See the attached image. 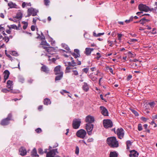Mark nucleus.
Instances as JSON below:
<instances>
[{"label": "nucleus", "mask_w": 157, "mask_h": 157, "mask_svg": "<svg viewBox=\"0 0 157 157\" xmlns=\"http://www.w3.org/2000/svg\"><path fill=\"white\" fill-rule=\"evenodd\" d=\"M106 141L108 144L111 147H117L119 146L118 142L115 136L108 138Z\"/></svg>", "instance_id": "1"}, {"label": "nucleus", "mask_w": 157, "mask_h": 157, "mask_svg": "<svg viewBox=\"0 0 157 157\" xmlns=\"http://www.w3.org/2000/svg\"><path fill=\"white\" fill-rule=\"evenodd\" d=\"M81 121L80 119H75L72 122V127L73 128L77 129L80 126Z\"/></svg>", "instance_id": "2"}, {"label": "nucleus", "mask_w": 157, "mask_h": 157, "mask_svg": "<svg viewBox=\"0 0 157 157\" xmlns=\"http://www.w3.org/2000/svg\"><path fill=\"white\" fill-rule=\"evenodd\" d=\"M138 9L142 12H147L151 11V9L148 6L142 4H140L139 5Z\"/></svg>", "instance_id": "3"}, {"label": "nucleus", "mask_w": 157, "mask_h": 157, "mask_svg": "<svg viewBox=\"0 0 157 157\" xmlns=\"http://www.w3.org/2000/svg\"><path fill=\"white\" fill-rule=\"evenodd\" d=\"M103 124L104 127L105 128H111L113 126L112 121L110 119H105L103 121Z\"/></svg>", "instance_id": "4"}, {"label": "nucleus", "mask_w": 157, "mask_h": 157, "mask_svg": "<svg viewBox=\"0 0 157 157\" xmlns=\"http://www.w3.org/2000/svg\"><path fill=\"white\" fill-rule=\"evenodd\" d=\"M86 134V132L83 129H81L78 130L76 133L77 136L82 139H84Z\"/></svg>", "instance_id": "5"}, {"label": "nucleus", "mask_w": 157, "mask_h": 157, "mask_svg": "<svg viewBox=\"0 0 157 157\" xmlns=\"http://www.w3.org/2000/svg\"><path fill=\"white\" fill-rule=\"evenodd\" d=\"M116 134L117 135L118 138L120 139H122L124 136V131L123 129L121 128H117Z\"/></svg>", "instance_id": "6"}, {"label": "nucleus", "mask_w": 157, "mask_h": 157, "mask_svg": "<svg viewBox=\"0 0 157 157\" xmlns=\"http://www.w3.org/2000/svg\"><path fill=\"white\" fill-rule=\"evenodd\" d=\"M86 128L88 134L89 135H91L92 134V131L93 128V124H86Z\"/></svg>", "instance_id": "7"}, {"label": "nucleus", "mask_w": 157, "mask_h": 157, "mask_svg": "<svg viewBox=\"0 0 157 157\" xmlns=\"http://www.w3.org/2000/svg\"><path fill=\"white\" fill-rule=\"evenodd\" d=\"M94 121V117L90 115H88L85 118V121L88 123V124H90L93 123Z\"/></svg>", "instance_id": "8"}, {"label": "nucleus", "mask_w": 157, "mask_h": 157, "mask_svg": "<svg viewBox=\"0 0 157 157\" xmlns=\"http://www.w3.org/2000/svg\"><path fill=\"white\" fill-rule=\"evenodd\" d=\"M42 48L45 49V51L49 53V54H52L53 53L52 52L54 51V47H45L44 46H42Z\"/></svg>", "instance_id": "9"}, {"label": "nucleus", "mask_w": 157, "mask_h": 157, "mask_svg": "<svg viewBox=\"0 0 157 157\" xmlns=\"http://www.w3.org/2000/svg\"><path fill=\"white\" fill-rule=\"evenodd\" d=\"M19 154L22 156L26 155L27 151L26 149L23 147H21L19 150Z\"/></svg>", "instance_id": "10"}, {"label": "nucleus", "mask_w": 157, "mask_h": 157, "mask_svg": "<svg viewBox=\"0 0 157 157\" xmlns=\"http://www.w3.org/2000/svg\"><path fill=\"white\" fill-rule=\"evenodd\" d=\"M60 69L61 66L60 65L57 66L55 68L54 71L56 75H58L59 74H61L62 73H63V72Z\"/></svg>", "instance_id": "11"}, {"label": "nucleus", "mask_w": 157, "mask_h": 157, "mask_svg": "<svg viewBox=\"0 0 157 157\" xmlns=\"http://www.w3.org/2000/svg\"><path fill=\"white\" fill-rule=\"evenodd\" d=\"M100 109L101 110V113L105 116H108V112L107 109L104 106H100Z\"/></svg>", "instance_id": "12"}, {"label": "nucleus", "mask_w": 157, "mask_h": 157, "mask_svg": "<svg viewBox=\"0 0 157 157\" xmlns=\"http://www.w3.org/2000/svg\"><path fill=\"white\" fill-rule=\"evenodd\" d=\"M28 11H29L30 13H31L32 14V15L33 16H36L37 13L38 12V10L33 8H30L28 9Z\"/></svg>", "instance_id": "13"}, {"label": "nucleus", "mask_w": 157, "mask_h": 157, "mask_svg": "<svg viewBox=\"0 0 157 157\" xmlns=\"http://www.w3.org/2000/svg\"><path fill=\"white\" fill-rule=\"evenodd\" d=\"M130 154L129 155L130 157H138V153L135 150H133L130 151Z\"/></svg>", "instance_id": "14"}, {"label": "nucleus", "mask_w": 157, "mask_h": 157, "mask_svg": "<svg viewBox=\"0 0 157 157\" xmlns=\"http://www.w3.org/2000/svg\"><path fill=\"white\" fill-rule=\"evenodd\" d=\"M94 50V48H85L84 53L86 56H89L90 55L91 52Z\"/></svg>", "instance_id": "15"}, {"label": "nucleus", "mask_w": 157, "mask_h": 157, "mask_svg": "<svg viewBox=\"0 0 157 157\" xmlns=\"http://www.w3.org/2000/svg\"><path fill=\"white\" fill-rule=\"evenodd\" d=\"M9 123V121L5 118L2 120L0 122V124L2 126H6L8 125Z\"/></svg>", "instance_id": "16"}, {"label": "nucleus", "mask_w": 157, "mask_h": 157, "mask_svg": "<svg viewBox=\"0 0 157 157\" xmlns=\"http://www.w3.org/2000/svg\"><path fill=\"white\" fill-rule=\"evenodd\" d=\"M41 64L43 65L41 68V71L45 72L46 73H48L49 70L48 67L42 64Z\"/></svg>", "instance_id": "17"}, {"label": "nucleus", "mask_w": 157, "mask_h": 157, "mask_svg": "<svg viewBox=\"0 0 157 157\" xmlns=\"http://www.w3.org/2000/svg\"><path fill=\"white\" fill-rule=\"evenodd\" d=\"M3 74H4V82H5L6 80L8 78L10 73L8 70H6L4 71Z\"/></svg>", "instance_id": "18"}, {"label": "nucleus", "mask_w": 157, "mask_h": 157, "mask_svg": "<svg viewBox=\"0 0 157 157\" xmlns=\"http://www.w3.org/2000/svg\"><path fill=\"white\" fill-rule=\"evenodd\" d=\"M13 81L10 80L7 81V87L10 90H12L13 88Z\"/></svg>", "instance_id": "19"}, {"label": "nucleus", "mask_w": 157, "mask_h": 157, "mask_svg": "<svg viewBox=\"0 0 157 157\" xmlns=\"http://www.w3.org/2000/svg\"><path fill=\"white\" fill-rule=\"evenodd\" d=\"M96 76V74L92 73L90 75V78L93 81H97L98 78Z\"/></svg>", "instance_id": "20"}, {"label": "nucleus", "mask_w": 157, "mask_h": 157, "mask_svg": "<svg viewBox=\"0 0 157 157\" xmlns=\"http://www.w3.org/2000/svg\"><path fill=\"white\" fill-rule=\"evenodd\" d=\"M59 75H57L55 77V80L56 81L61 80L63 77V73H62L61 74H58Z\"/></svg>", "instance_id": "21"}, {"label": "nucleus", "mask_w": 157, "mask_h": 157, "mask_svg": "<svg viewBox=\"0 0 157 157\" xmlns=\"http://www.w3.org/2000/svg\"><path fill=\"white\" fill-rule=\"evenodd\" d=\"M51 101L50 99L48 98H46L44 99V104L45 105H48L50 104Z\"/></svg>", "instance_id": "22"}, {"label": "nucleus", "mask_w": 157, "mask_h": 157, "mask_svg": "<svg viewBox=\"0 0 157 157\" xmlns=\"http://www.w3.org/2000/svg\"><path fill=\"white\" fill-rule=\"evenodd\" d=\"M8 6L11 8H16L17 5L14 3L11 2L8 4Z\"/></svg>", "instance_id": "23"}, {"label": "nucleus", "mask_w": 157, "mask_h": 157, "mask_svg": "<svg viewBox=\"0 0 157 157\" xmlns=\"http://www.w3.org/2000/svg\"><path fill=\"white\" fill-rule=\"evenodd\" d=\"M32 155L34 157L36 156L39 157V155L37 154V151L35 148H34L31 152Z\"/></svg>", "instance_id": "24"}, {"label": "nucleus", "mask_w": 157, "mask_h": 157, "mask_svg": "<svg viewBox=\"0 0 157 157\" xmlns=\"http://www.w3.org/2000/svg\"><path fill=\"white\" fill-rule=\"evenodd\" d=\"M118 154L115 151H111L109 154V157H117Z\"/></svg>", "instance_id": "25"}, {"label": "nucleus", "mask_w": 157, "mask_h": 157, "mask_svg": "<svg viewBox=\"0 0 157 157\" xmlns=\"http://www.w3.org/2000/svg\"><path fill=\"white\" fill-rule=\"evenodd\" d=\"M83 89L86 91H87L89 89V86L87 83L86 82L84 83V85L82 86Z\"/></svg>", "instance_id": "26"}, {"label": "nucleus", "mask_w": 157, "mask_h": 157, "mask_svg": "<svg viewBox=\"0 0 157 157\" xmlns=\"http://www.w3.org/2000/svg\"><path fill=\"white\" fill-rule=\"evenodd\" d=\"M40 45H45L47 46H49L50 45L49 44L47 43L45 40H44L41 41V42L40 43Z\"/></svg>", "instance_id": "27"}, {"label": "nucleus", "mask_w": 157, "mask_h": 157, "mask_svg": "<svg viewBox=\"0 0 157 157\" xmlns=\"http://www.w3.org/2000/svg\"><path fill=\"white\" fill-rule=\"evenodd\" d=\"M10 29H16V30H19V28L15 25H11V26H8Z\"/></svg>", "instance_id": "28"}, {"label": "nucleus", "mask_w": 157, "mask_h": 157, "mask_svg": "<svg viewBox=\"0 0 157 157\" xmlns=\"http://www.w3.org/2000/svg\"><path fill=\"white\" fill-rule=\"evenodd\" d=\"M31 6V4L30 2L29 3H26L25 2H23L22 5V6L23 8H25V6Z\"/></svg>", "instance_id": "29"}, {"label": "nucleus", "mask_w": 157, "mask_h": 157, "mask_svg": "<svg viewBox=\"0 0 157 157\" xmlns=\"http://www.w3.org/2000/svg\"><path fill=\"white\" fill-rule=\"evenodd\" d=\"M104 34V33H99L98 34H96V33L95 32H94L93 33V35L94 36L98 37L100 36L101 35H103Z\"/></svg>", "instance_id": "30"}, {"label": "nucleus", "mask_w": 157, "mask_h": 157, "mask_svg": "<svg viewBox=\"0 0 157 157\" xmlns=\"http://www.w3.org/2000/svg\"><path fill=\"white\" fill-rule=\"evenodd\" d=\"M127 149H129V147L132 145V143L130 140H128L126 142Z\"/></svg>", "instance_id": "31"}, {"label": "nucleus", "mask_w": 157, "mask_h": 157, "mask_svg": "<svg viewBox=\"0 0 157 157\" xmlns=\"http://www.w3.org/2000/svg\"><path fill=\"white\" fill-rule=\"evenodd\" d=\"M72 55L74 58H76L78 57H80V54H77L73 52L71 53Z\"/></svg>", "instance_id": "32"}, {"label": "nucleus", "mask_w": 157, "mask_h": 157, "mask_svg": "<svg viewBox=\"0 0 157 157\" xmlns=\"http://www.w3.org/2000/svg\"><path fill=\"white\" fill-rule=\"evenodd\" d=\"M22 23L24 24V25L23 26V28L25 30L27 28L28 26V23L25 21H23Z\"/></svg>", "instance_id": "33"}, {"label": "nucleus", "mask_w": 157, "mask_h": 157, "mask_svg": "<svg viewBox=\"0 0 157 157\" xmlns=\"http://www.w3.org/2000/svg\"><path fill=\"white\" fill-rule=\"evenodd\" d=\"M131 111L136 116H138L139 115V114L138 112L136 111L135 110L133 109H130Z\"/></svg>", "instance_id": "34"}, {"label": "nucleus", "mask_w": 157, "mask_h": 157, "mask_svg": "<svg viewBox=\"0 0 157 157\" xmlns=\"http://www.w3.org/2000/svg\"><path fill=\"white\" fill-rule=\"evenodd\" d=\"M22 17V15L21 13H17L16 17V18L17 19H20Z\"/></svg>", "instance_id": "35"}, {"label": "nucleus", "mask_w": 157, "mask_h": 157, "mask_svg": "<svg viewBox=\"0 0 157 157\" xmlns=\"http://www.w3.org/2000/svg\"><path fill=\"white\" fill-rule=\"evenodd\" d=\"M148 104L150 106L151 108H153L154 107L155 105V103L154 101L150 102Z\"/></svg>", "instance_id": "36"}, {"label": "nucleus", "mask_w": 157, "mask_h": 157, "mask_svg": "<svg viewBox=\"0 0 157 157\" xmlns=\"http://www.w3.org/2000/svg\"><path fill=\"white\" fill-rule=\"evenodd\" d=\"M12 115L11 113L8 114L7 117L6 118L9 121L12 120Z\"/></svg>", "instance_id": "37"}, {"label": "nucleus", "mask_w": 157, "mask_h": 157, "mask_svg": "<svg viewBox=\"0 0 157 157\" xmlns=\"http://www.w3.org/2000/svg\"><path fill=\"white\" fill-rule=\"evenodd\" d=\"M10 54L11 55L15 56H17L18 55V54L17 52L16 51H12Z\"/></svg>", "instance_id": "38"}, {"label": "nucleus", "mask_w": 157, "mask_h": 157, "mask_svg": "<svg viewBox=\"0 0 157 157\" xmlns=\"http://www.w3.org/2000/svg\"><path fill=\"white\" fill-rule=\"evenodd\" d=\"M72 72H73L72 75L77 76L78 75V71L76 70H72Z\"/></svg>", "instance_id": "39"}, {"label": "nucleus", "mask_w": 157, "mask_h": 157, "mask_svg": "<svg viewBox=\"0 0 157 157\" xmlns=\"http://www.w3.org/2000/svg\"><path fill=\"white\" fill-rule=\"evenodd\" d=\"M79 153V148L78 146H76V147L75 153L77 155H78Z\"/></svg>", "instance_id": "40"}, {"label": "nucleus", "mask_w": 157, "mask_h": 157, "mask_svg": "<svg viewBox=\"0 0 157 157\" xmlns=\"http://www.w3.org/2000/svg\"><path fill=\"white\" fill-rule=\"evenodd\" d=\"M138 129L139 131H141L142 130V128L141 124L140 123L138 124Z\"/></svg>", "instance_id": "41"}, {"label": "nucleus", "mask_w": 157, "mask_h": 157, "mask_svg": "<svg viewBox=\"0 0 157 157\" xmlns=\"http://www.w3.org/2000/svg\"><path fill=\"white\" fill-rule=\"evenodd\" d=\"M63 47L65 49H66L68 51H69L70 50L69 47L67 45H63Z\"/></svg>", "instance_id": "42"}, {"label": "nucleus", "mask_w": 157, "mask_h": 157, "mask_svg": "<svg viewBox=\"0 0 157 157\" xmlns=\"http://www.w3.org/2000/svg\"><path fill=\"white\" fill-rule=\"evenodd\" d=\"M71 69V68L69 67H67L66 68V70H65V73H69L70 71V70Z\"/></svg>", "instance_id": "43"}, {"label": "nucleus", "mask_w": 157, "mask_h": 157, "mask_svg": "<svg viewBox=\"0 0 157 157\" xmlns=\"http://www.w3.org/2000/svg\"><path fill=\"white\" fill-rule=\"evenodd\" d=\"M38 153L40 155H42L44 153V151H43L42 149L40 148L38 149Z\"/></svg>", "instance_id": "44"}, {"label": "nucleus", "mask_w": 157, "mask_h": 157, "mask_svg": "<svg viewBox=\"0 0 157 157\" xmlns=\"http://www.w3.org/2000/svg\"><path fill=\"white\" fill-rule=\"evenodd\" d=\"M133 19V17L132 16L131 17L130 19L128 20H126L125 21V22L127 23H129L131 21H132Z\"/></svg>", "instance_id": "45"}, {"label": "nucleus", "mask_w": 157, "mask_h": 157, "mask_svg": "<svg viewBox=\"0 0 157 157\" xmlns=\"http://www.w3.org/2000/svg\"><path fill=\"white\" fill-rule=\"evenodd\" d=\"M3 40H4L5 41H6V42H7L9 40V37L8 36H5L3 38Z\"/></svg>", "instance_id": "46"}, {"label": "nucleus", "mask_w": 157, "mask_h": 157, "mask_svg": "<svg viewBox=\"0 0 157 157\" xmlns=\"http://www.w3.org/2000/svg\"><path fill=\"white\" fill-rule=\"evenodd\" d=\"M35 131L37 133H40L42 132V130L40 128H38L35 130Z\"/></svg>", "instance_id": "47"}, {"label": "nucleus", "mask_w": 157, "mask_h": 157, "mask_svg": "<svg viewBox=\"0 0 157 157\" xmlns=\"http://www.w3.org/2000/svg\"><path fill=\"white\" fill-rule=\"evenodd\" d=\"M10 91V90H7L6 89H3L2 90V91L4 93H6Z\"/></svg>", "instance_id": "48"}, {"label": "nucleus", "mask_w": 157, "mask_h": 157, "mask_svg": "<svg viewBox=\"0 0 157 157\" xmlns=\"http://www.w3.org/2000/svg\"><path fill=\"white\" fill-rule=\"evenodd\" d=\"M44 4L46 6H48L49 5V3L50 2L49 0H44Z\"/></svg>", "instance_id": "49"}, {"label": "nucleus", "mask_w": 157, "mask_h": 157, "mask_svg": "<svg viewBox=\"0 0 157 157\" xmlns=\"http://www.w3.org/2000/svg\"><path fill=\"white\" fill-rule=\"evenodd\" d=\"M107 42L108 43V44H109V46L112 47V44H113V42L110 41V40H108L107 41Z\"/></svg>", "instance_id": "50"}, {"label": "nucleus", "mask_w": 157, "mask_h": 157, "mask_svg": "<svg viewBox=\"0 0 157 157\" xmlns=\"http://www.w3.org/2000/svg\"><path fill=\"white\" fill-rule=\"evenodd\" d=\"M89 69L88 68H84L82 69V71L84 72H85L86 73H87Z\"/></svg>", "instance_id": "51"}, {"label": "nucleus", "mask_w": 157, "mask_h": 157, "mask_svg": "<svg viewBox=\"0 0 157 157\" xmlns=\"http://www.w3.org/2000/svg\"><path fill=\"white\" fill-rule=\"evenodd\" d=\"M67 65H65V66H68V67H70V66H73V65L72 64V63L71 62H67Z\"/></svg>", "instance_id": "52"}, {"label": "nucleus", "mask_w": 157, "mask_h": 157, "mask_svg": "<svg viewBox=\"0 0 157 157\" xmlns=\"http://www.w3.org/2000/svg\"><path fill=\"white\" fill-rule=\"evenodd\" d=\"M74 53H76L77 54H80L79 53V51L78 49H75L74 50Z\"/></svg>", "instance_id": "53"}, {"label": "nucleus", "mask_w": 157, "mask_h": 157, "mask_svg": "<svg viewBox=\"0 0 157 157\" xmlns=\"http://www.w3.org/2000/svg\"><path fill=\"white\" fill-rule=\"evenodd\" d=\"M122 34H117V36L118 38V39L119 40H121V38L122 36Z\"/></svg>", "instance_id": "54"}, {"label": "nucleus", "mask_w": 157, "mask_h": 157, "mask_svg": "<svg viewBox=\"0 0 157 157\" xmlns=\"http://www.w3.org/2000/svg\"><path fill=\"white\" fill-rule=\"evenodd\" d=\"M43 106L42 105L39 106L38 108V110L40 111H41V110L43 109Z\"/></svg>", "instance_id": "55"}, {"label": "nucleus", "mask_w": 157, "mask_h": 157, "mask_svg": "<svg viewBox=\"0 0 157 157\" xmlns=\"http://www.w3.org/2000/svg\"><path fill=\"white\" fill-rule=\"evenodd\" d=\"M132 76L131 75H129L127 77V80L129 81L132 78Z\"/></svg>", "instance_id": "56"}, {"label": "nucleus", "mask_w": 157, "mask_h": 157, "mask_svg": "<svg viewBox=\"0 0 157 157\" xmlns=\"http://www.w3.org/2000/svg\"><path fill=\"white\" fill-rule=\"evenodd\" d=\"M41 34L42 35V36L41 37V40L42 41V40H45V37L43 35L42 33H41Z\"/></svg>", "instance_id": "57"}, {"label": "nucleus", "mask_w": 157, "mask_h": 157, "mask_svg": "<svg viewBox=\"0 0 157 157\" xmlns=\"http://www.w3.org/2000/svg\"><path fill=\"white\" fill-rule=\"evenodd\" d=\"M31 29L32 31H34L35 30V27L34 25H32L31 27Z\"/></svg>", "instance_id": "58"}, {"label": "nucleus", "mask_w": 157, "mask_h": 157, "mask_svg": "<svg viewBox=\"0 0 157 157\" xmlns=\"http://www.w3.org/2000/svg\"><path fill=\"white\" fill-rule=\"evenodd\" d=\"M130 41L131 42H135L137 41V40L136 39H131L130 40Z\"/></svg>", "instance_id": "59"}, {"label": "nucleus", "mask_w": 157, "mask_h": 157, "mask_svg": "<svg viewBox=\"0 0 157 157\" xmlns=\"http://www.w3.org/2000/svg\"><path fill=\"white\" fill-rule=\"evenodd\" d=\"M94 140V139L93 138H90L88 139L87 141L88 142H93Z\"/></svg>", "instance_id": "60"}, {"label": "nucleus", "mask_w": 157, "mask_h": 157, "mask_svg": "<svg viewBox=\"0 0 157 157\" xmlns=\"http://www.w3.org/2000/svg\"><path fill=\"white\" fill-rule=\"evenodd\" d=\"M142 13H143V12H142V11H141V12H137L136 13V14H137V15H138V16H140V17H141V16L142 15H141V14Z\"/></svg>", "instance_id": "61"}, {"label": "nucleus", "mask_w": 157, "mask_h": 157, "mask_svg": "<svg viewBox=\"0 0 157 157\" xmlns=\"http://www.w3.org/2000/svg\"><path fill=\"white\" fill-rule=\"evenodd\" d=\"M109 71L113 75L114 74V73H113V70L112 68H109Z\"/></svg>", "instance_id": "62"}, {"label": "nucleus", "mask_w": 157, "mask_h": 157, "mask_svg": "<svg viewBox=\"0 0 157 157\" xmlns=\"http://www.w3.org/2000/svg\"><path fill=\"white\" fill-rule=\"evenodd\" d=\"M97 55L98 56L97 57V58L98 59L100 58L101 56L100 55V53L99 52L97 53Z\"/></svg>", "instance_id": "63"}, {"label": "nucleus", "mask_w": 157, "mask_h": 157, "mask_svg": "<svg viewBox=\"0 0 157 157\" xmlns=\"http://www.w3.org/2000/svg\"><path fill=\"white\" fill-rule=\"evenodd\" d=\"M152 117L154 119H157V114L153 115Z\"/></svg>", "instance_id": "64"}]
</instances>
